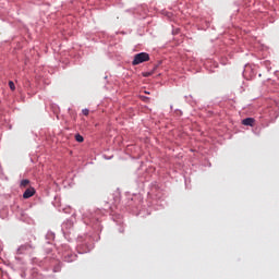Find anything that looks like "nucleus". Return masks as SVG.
I'll use <instances>...</instances> for the list:
<instances>
[{"mask_svg":"<svg viewBox=\"0 0 279 279\" xmlns=\"http://www.w3.org/2000/svg\"><path fill=\"white\" fill-rule=\"evenodd\" d=\"M24 247H29L32 250L34 246H32V244H26Z\"/></svg>","mask_w":279,"mask_h":279,"instance_id":"6e6552de","label":"nucleus"},{"mask_svg":"<svg viewBox=\"0 0 279 279\" xmlns=\"http://www.w3.org/2000/svg\"><path fill=\"white\" fill-rule=\"evenodd\" d=\"M20 186L21 189H27V186H29V180L27 179L22 180L20 183Z\"/></svg>","mask_w":279,"mask_h":279,"instance_id":"20e7f679","label":"nucleus"},{"mask_svg":"<svg viewBox=\"0 0 279 279\" xmlns=\"http://www.w3.org/2000/svg\"><path fill=\"white\" fill-rule=\"evenodd\" d=\"M34 195H36V190L34 187H28L24 194H23V198L24 199H29V197H34Z\"/></svg>","mask_w":279,"mask_h":279,"instance_id":"f03ea898","label":"nucleus"},{"mask_svg":"<svg viewBox=\"0 0 279 279\" xmlns=\"http://www.w3.org/2000/svg\"><path fill=\"white\" fill-rule=\"evenodd\" d=\"M149 60V53L147 52H140L134 56V60L132 61L133 66H136L138 64H143V62H148Z\"/></svg>","mask_w":279,"mask_h":279,"instance_id":"f257e3e1","label":"nucleus"},{"mask_svg":"<svg viewBox=\"0 0 279 279\" xmlns=\"http://www.w3.org/2000/svg\"><path fill=\"white\" fill-rule=\"evenodd\" d=\"M256 120L254 118H246L242 120V125H248L250 128H254V123Z\"/></svg>","mask_w":279,"mask_h":279,"instance_id":"7ed1b4c3","label":"nucleus"},{"mask_svg":"<svg viewBox=\"0 0 279 279\" xmlns=\"http://www.w3.org/2000/svg\"><path fill=\"white\" fill-rule=\"evenodd\" d=\"M149 74H146L145 77H147Z\"/></svg>","mask_w":279,"mask_h":279,"instance_id":"1a4fd4ad","label":"nucleus"},{"mask_svg":"<svg viewBox=\"0 0 279 279\" xmlns=\"http://www.w3.org/2000/svg\"><path fill=\"white\" fill-rule=\"evenodd\" d=\"M9 87L11 90H16V86L14 85V82H12V81L9 82Z\"/></svg>","mask_w":279,"mask_h":279,"instance_id":"423d86ee","label":"nucleus"},{"mask_svg":"<svg viewBox=\"0 0 279 279\" xmlns=\"http://www.w3.org/2000/svg\"><path fill=\"white\" fill-rule=\"evenodd\" d=\"M82 113L84 114V117H88L89 110L88 109H83Z\"/></svg>","mask_w":279,"mask_h":279,"instance_id":"0eeeda50","label":"nucleus"},{"mask_svg":"<svg viewBox=\"0 0 279 279\" xmlns=\"http://www.w3.org/2000/svg\"><path fill=\"white\" fill-rule=\"evenodd\" d=\"M75 141H76L77 143H84V136H82L81 134H76V135H75Z\"/></svg>","mask_w":279,"mask_h":279,"instance_id":"39448f33","label":"nucleus"}]
</instances>
